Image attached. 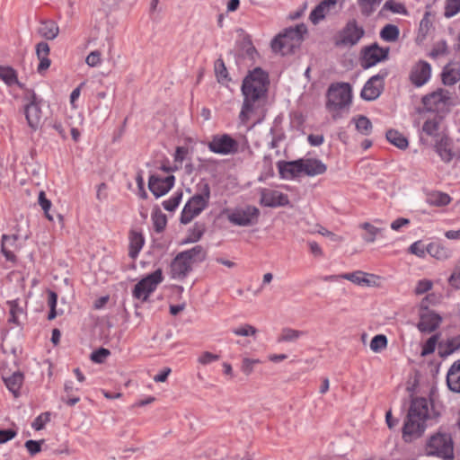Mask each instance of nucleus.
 I'll return each mask as SVG.
<instances>
[{"label":"nucleus","mask_w":460,"mask_h":460,"mask_svg":"<svg viewBox=\"0 0 460 460\" xmlns=\"http://www.w3.org/2000/svg\"><path fill=\"white\" fill-rule=\"evenodd\" d=\"M328 12V9L322 5V3H320L310 13V21L314 24H317L321 20H323L325 17L326 13Z\"/></svg>","instance_id":"obj_53"},{"label":"nucleus","mask_w":460,"mask_h":460,"mask_svg":"<svg viewBox=\"0 0 460 460\" xmlns=\"http://www.w3.org/2000/svg\"><path fill=\"white\" fill-rule=\"evenodd\" d=\"M279 171L283 178H295L303 173L302 159L292 162H279Z\"/></svg>","instance_id":"obj_22"},{"label":"nucleus","mask_w":460,"mask_h":460,"mask_svg":"<svg viewBox=\"0 0 460 460\" xmlns=\"http://www.w3.org/2000/svg\"><path fill=\"white\" fill-rule=\"evenodd\" d=\"M77 391L78 388L74 387V383L71 380H67L64 384V391L66 395L61 396V401L65 402L67 406H75L77 402H80V397L72 395L73 391Z\"/></svg>","instance_id":"obj_35"},{"label":"nucleus","mask_w":460,"mask_h":460,"mask_svg":"<svg viewBox=\"0 0 460 460\" xmlns=\"http://www.w3.org/2000/svg\"><path fill=\"white\" fill-rule=\"evenodd\" d=\"M174 181L173 175H151L148 181V189L156 198H159L172 188Z\"/></svg>","instance_id":"obj_14"},{"label":"nucleus","mask_w":460,"mask_h":460,"mask_svg":"<svg viewBox=\"0 0 460 460\" xmlns=\"http://www.w3.org/2000/svg\"><path fill=\"white\" fill-rule=\"evenodd\" d=\"M181 253L190 261L191 264L203 261L207 256V252L201 245H196L190 250L181 252Z\"/></svg>","instance_id":"obj_33"},{"label":"nucleus","mask_w":460,"mask_h":460,"mask_svg":"<svg viewBox=\"0 0 460 460\" xmlns=\"http://www.w3.org/2000/svg\"><path fill=\"white\" fill-rule=\"evenodd\" d=\"M208 149L219 155H234L238 152L239 145L236 140L227 134L216 135L208 144Z\"/></svg>","instance_id":"obj_10"},{"label":"nucleus","mask_w":460,"mask_h":460,"mask_svg":"<svg viewBox=\"0 0 460 460\" xmlns=\"http://www.w3.org/2000/svg\"><path fill=\"white\" fill-rule=\"evenodd\" d=\"M181 198H182L181 191L175 193L171 199L163 202V206H164V209H166L167 211H170V212L174 211L175 208L179 206V204L181 200Z\"/></svg>","instance_id":"obj_56"},{"label":"nucleus","mask_w":460,"mask_h":460,"mask_svg":"<svg viewBox=\"0 0 460 460\" xmlns=\"http://www.w3.org/2000/svg\"><path fill=\"white\" fill-rule=\"evenodd\" d=\"M306 32L307 28L304 23L287 28L271 40V49L281 55L291 54L300 47L303 35Z\"/></svg>","instance_id":"obj_3"},{"label":"nucleus","mask_w":460,"mask_h":460,"mask_svg":"<svg viewBox=\"0 0 460 460\" xmlns=\"http://www.w3.org/2000/svg\"><path fill=\"white\" fill-rule=\"evenodd\" d=\"M367 276H369L373 279H378V277H376V275L367 274L363 271L358 270L355 272L344 273L341 275H332V276L328 277L326 279L336 280L338 279H344L349 280V281L353 282L354 284H357L359 286H367V287L375 286L376 282L371 281L369 279H367Z\"/></svg>","instance_id":"obj_19"},{"label":"nucleus","mask_w":460,"mask_h":460,"mask_svg":"<svg viewBox=\"0 0 460 460\" xmlns=\"http://www.w3.org/2000/svg\"><path fill=\"white\" fill-rule=\"evenodd\" d=\"M260 203L264 207L270 208L285 207L289 204V199L287 194L279 190L262 189L261 190Z\"/></svg>","instance_id":"obj_15"},{"label":"nucleus","mask_w":460,"mask_h":460,"mask_svg":"<svg viewBox=\"0 0 460 460\" xmlns=\"http://www.w3.org/2000/svg\"><path fill=\"white\" fill-rule=\"evenodd\" d=\"M128 239V256L131 259H136L144 246V236L141 230L137 231L135 229H131L129 231Z\"/></svg>","instance_id":"obj_26"},{"label":"nucleus","mask_w":460,"mask_h":460,"mask_svg":"<svg viewBox=\"0 0 460 460\" xmlns=\"http://www.w3.org/2000/svg\"><path fill=\"white\" fill-rule=\"evenodd\" d=\"M384 11H390L394 13H399V14H404L406 15L408 13L407 9L405 5L399 2H394L393 0L386 1L380 13H382Z\"/></svg>","instance_id":"obj_45"},{"label":"nucleus","mask_w":460,"mask_h":460,"mask_svg":"<svg viewBox=\"0 0 460 460\" xmlns=\"http://www.w3.org/2000/svg\"><path fill=\"white\" fill-rule=\"evenodd\" d=\"M215 72H216V75H217L218 83L226 84L230 81V78L228 77V72H227L226 66L222 58H218L215 62Z\"/></svg>","instance_id":"obj_44"},{"label":"nucleus","mask_w":460,"mask_h":460,"mask_svg":"<svg viewBox=\"0 0 460 460\" xmlns=\"http://www.w3.org/2000/svg\"><path fill=\"white\" fill-rule=\"evenodd\" d=\"M132 296L135 299L139 300L141 303L144 302V276L137 279V283L135 285L132 290Z\"/></svg>","instance_id":"obj_60"},{"label":"nucleus","mask_w":460,"mask_h":460,"mask_svg":"<svg viewBox=\"0 0 460 460\" xmlns=\"http://www.w3.org/2000/svg\"><path fill=\"white\" fill-rule=\"evenodd\" d=\"M460 349V335L447 339L446 341L438 343V353L442 358H446L456 350Z\"/></svg>","instance_id":"obj_30"},{"label":"nucleus","mask_w":460,"mask_h":460,"mask_svg":"<svg viewBox=\"0 0 460 460\" xmlns=\"http://www.w3.org/2000/svg\"><path fill=\"white\" fill-rule=\"evenodd\" d=\"M448 91L439 88L422 97V103L427 111H439L448 102Z\"/></svg>","instance_id":"obj_13"},{"label":"nucleus","mask_w":460,"mask_h":460,"mask_svg":"<svg viewBox=\"0 0 460 460\" xmlns=\"http://www.w3.org/2000/svg\"><path fill=\"white\" fill-rule=\"evenodd\" d=\"M359 226L367 232V234L363 236V239L367 243H374L376 241V235L383 231L382 228L376 227L368 222L362 223Z\"/></svg>","instance_id":"obj_43"},{"label":"nucleus","mask_w":460,"mask_h":460,"mask_svg":"<svg viewBox=\"0 0 460 460\" xmlns=\"http://www.w3.org/2000/svg\"><path fill=\"white\" fill-rule=\"evenodd\" d=\"M387 346V338L383 334L373 337L370 341V349L375 352H379Z\"/></svg>","instance_id":"obj_50"},{"label":"nucleus","mask_w":460,"mask_h":460,"mask_svg":"<svg viewBox=\"0 0 460 460\" xmlns=\"http://www.w3.org/2000/svg\"><path fill=\"white\" fill-rule=\"evenodd\" d=\"M448 54V47L447 43L445 40H439L435 43L431 52L429 53V57L432 58H437L439 56H445Z\"/></svg>","instance_id":"obj_51"},{"label":"nucleus","mask_w":460,"mask_h":460,"mask_svg":"<svg viewBox=\"0 0 460 460\" xmlns=\"http://www.w3.org/2000/svg\"><path fill=\"white\" fill-rule=\"evenodd\" d=\"M58 32L59 28L52 20H45L40 22V26L38 29V33L48 40L56 39L58 35Z\"/></svg>","instance_id":"obj_28"},{"label":"nucleus","mask_w":460,"mask_h":460,"mask_svg":"<svg viewBox=\"0 0 460 460\" xmlns=\"http://www.w3.org/2000/svg\"><path fill=\"white\" fill-rule=\"evenodd\" d=\"M440 128V121L437 118L432 119H427L423 126H422V131L429 136L432 137L435 140L437 138H439L441 135H445L444 133L439 132Z\"/></svg>","instance_id":"obj_37"},{"label":"nucleus","mask_w":460,"mask_h":460,"mask_svg":"<svg viewBox=\"0 0 460 460\" xmlns=\"http://www.w3.org/2000/svg\"><path fill=\"white\" fill-rule=\"evenodd\" d=\"M428 455L438 456L444 459L454 457V447L451 436L446 432H437L427 442Z\"/></svg>","instance_id":"obj_5"},{"label":"nucleus","mask_w":460,"mask_h":460,"mask_svg":"<svg viewBox=\"0 0 460 460\" xmlns=\"http://www.w3.org/2000/svg\"><path fill=\"white\" fill-rule=\"evenodd\" d=\"M151 217L155 231L157 233L163 232L167 224L166 215L159 208H155L152 212Z\"/></svg>","instance_id":"obj_40"},{"label":"nucleus","mask_w":460,"mask_h":460,"mask_svg":"<svg viewBox=\"0 0 460 460\" xmlns=\"http://www.w3.org/2000/svg\"><path fill=\"white\" fill-rule=\"evenodd\" d=\"M0 79L8 86L17 85L25 90V84L18 80L17 71L10 66H0Z\"/></svg>","instance_id":"obj_23"},{"label":"nucleus","mask_w":460,"mask_h":460,"mask_svg":"<svg viewBox=\"0 0 460 460\" xmlns=\"http://www.w3.org/2000/svg\"><path fill=\"white\" fill-rule=\"evenodd\" d=\"M387 75L388 71L383 69L377 75L370 77L361 91V97L367 101H374L378 98L384 88L383 81Z\"/></svg>","instance_id":"obj_11"},{"label":"nucleus","mask_w":460,"mask_h":460,"mask_svg":"<svg viewBox=\"0 0 460 460\" xmlns=\"http://www.w3.org/2000/svg\"><path fill=\"white\" fill-rule=\"evenodd\" d=\"M205 225L201 223H196L192 229L190 230V234L186 242L188 243H195L198 242L203 235L205 232Z\"/></svg>","instance_id":"obj_52"},{"label":"nucleus","mask_w":460,"mask_h":460,"mask_svg":"<svg viewBox=\"0 0 460 460\" xmlns=\"http://www.w3.org/2000/svg\"><path fill=\"white\" fill-rule=\"evenodd\" d=\"M45 444V439H29L24 443V447L31 456H34L42 451V446Z\"/></svg>","instance_id":"obj_47"},{"label":"nucleus","mask_w":460,"mask_h":460,"mask_svg":"<svg viewBox=\"0 0 460 460\" xmlns=\"http://www.w3.org/2000/svg\"><path fill=\"white\" fill-rule=\"evenodd\" d=\"M192 264L181 253H178L171 263V276L172 279H183L192 269Z\"/></svg>","instance_id":"obj_17"},{"label":"nucleus","mask_w":460,"mask_h":460,"mask_svg":"<svg viewBox=\"0 0 460 460\" xmlns=\"http://www.w3.org/2000/svg\"><path fill=\"white\" fill-rule=\"evenodd\" d=\"M452 146L453 142L451 138L446 134L441 135L439 138L435 140V150L445 163H450L455 156Z\"/></svg>","instance_id":"obj_20"},{"label":"nucleus","mask_w":460,"mask_h":460,"mask_svg":"<svg viewBox=\"0 0 460 460\" xmlns=\"http://www.w3.org/2000/svg\"><path fill=\"white\" fill-rule=\"evenodd\" d=\"M163 272L161 269L146 276V301L149 295L155 290L157 286L163 281Z\"/></svg>","instance_id":"obj_31"},{"label":"nucleus","mask_w":460,"mask_h":460,"mask_svg":"<svg viewBox=\"0 0 460 460\" xmlns=\"http://www.w3.org/2000/svg\"><path fill=\"white\" fill-rule=\"evenodd\" d=\"M258 332V330L251 325V324H248V323H245L238 328H235L233 330V333L237 335V336H244V337H249V336H255Z\"/></svg>","instance_id":"obj_54"},{"label":"nucleus","mask_w":460,"mask_h":460,"mask_svg":"<svg viewBox=\"0 0 460 460\" xmlns=\"http://www.w3.org/2000/svg\"><path fill=\"white\" fill-rule=\"evenodd\" d=\"M260 210L254 206H245L233 210L227 215L230 223L239 226H250L258 223Z\"/></svg>","instance_id":"obj_9"},{"label":"nucleus","mask_w":460,"mask_h":460,"mask_svg":"<svg viewBox=\"0 0 460 460\" xmlns=\"http://www.w3.org/2000/svg\"><path fill=\"white\" fill-rule=\"evenodd\" d=\"M199 192L192 196L185 204L180 221L183 225L189 224L195 217L199 216L208 205L210 198V187L208 183L199 184Z\"/></svg>","instance_id":"obj_4"},{"label":"nucleus","mask_w":460,"mask_h":460,"mask_svg":"<svg viewBox=\"0 0 460 460\" xmlns=\"http://www.w3.org/2000/svg\"><path fill=\"white\" fill-rule=\"evenodd\" d=\"M6 304L9 306V314H10V317L8 319V322L11 323H13V324H15L17 326H21L22 323L19 321L18 314H23L24 310L20 305V300L18 298L17 299H13V300H8L6 302Z\"/></svg>","instance_id":"obj_36"},{"label":"nucleus","mask_w":460,"mask_h":460,"mask_svg":"<svg viewBox=\"0 0 460 460\" xmlns=\"http://www.w3.org/2000/svg\"><path fill=\"white\" fill-rule=\"evenodd\" d=\"M389 48H381L377 43L368 46L363 50L362 66L369 68L378 62L387 59Z\"/></svg>","instance_id":"obj_12"},{"label":"nucleus","mask_w":460,"mask_h":460,"mask_svg":"<svg viewBox=\"0 0 460 460\" xmlns=\"http://www.w3.org/2000/svg\"><path fill=\"white\" fill-rule=\"evenodd\" d=\"M460 11V2L455 0H447L445 7V16L453 17Z\"/></svg>","instance_id":"obj_57"},{"label":"nucleus","mask_w":460,"mask_h":460,"mask_svg":"<svg viewBox=\"0 0 460 460\" xmlns=\"http://www.w3.org/2000/svg\"><path fill=\"white\" fill-rule=\"evenodd\" d=\"M427 252L438 260L450 257L451 251L440 243H430L427 246Z\"/></svg>","instance_id":"obj_39"},{"label":"nucleus","mask_w":460,"mask_h":460,"mask_svg":"<svg viewBox=\"0 0 460 460\" xmlns=\"http://www.w3.org/2000/svg\"><path fill=\"white\" fill-rule=\"evenodd\" d=\"M23 372L17 370L9 376H2V379L6 388L13 394L14 398H18L21 395V388L24 382Z\"/></svg>","instance_id":"obj_21"},{"label":"nucleus","mask_w":460,"mask_h":460,"mask_svg":"<svg viewBox=\"0 0 460 460\" xmlns=\"http://www.w3.org/2000/svg\"><path fill=\"white\" fill-rule=\"evenodd\" d=\"M307 334L306 331H300L289 327L283 328L278 338L279 342H296L298 339Z\"/></svg>","instance_id":"obj_32"},{"label":"nucleus","mask_w":460,"mask_h":460,"mask_svg":"<svg viewBox=\"0 0 460 460\" xmlns=\"http://www.w3.org/2000/svg\"><path fill=\"white\" fill-rule=\"evenodd\" d=\"M386 139L394 146L400 149H406L409 146L408 139L399 131L395 129H389L386 132Z\"/></svg>","instance_id":"obj_34"},{"label":"nucleus","mask_w":460,"mask_h":460,"mask_svg":"<svg viewBox=\"0 0 460 460\" xmlns=\"http://www.w3.org/2000/svg\"><path fill=\"white\" fill-rule=\"evenodd\" d=\"M429 402L423 397L412 398L402 429V438L410 443L420 438L427 428Z\"/></svg>","instance_id":"obj_2"},{"label":"nucleus","mask_w":460,"mask_h":460,"mask_svg":"<svg viewBox=\"0 0 460 460\" xmlns=\"http://www.w3.org/2000/svg\"><path fill=\"white\" fill-rule=\"evenodd\" d=\"M441 321L442 318L439 314L433 311L427 310L420 314L417 327L421 332L429 333L439 326Z\"/></svg>","instance_id":"obj_18"},{"label":"nucleus","mask_w":460,"mask_h":460,"mask_svg":"<svg viewBox=\"0 0 460 460\" xmlns=\"http://www.w3.org/2000/svg\"><path fill=\"white\" fill-rule=\"evenodd\" d=\"M460 79V68L446 66L442 73V82L446 85H454Z\"/></svg>","instance_id":"obj_38"},{"label":"nucleus","mask_w":460,"mask_h":460,"mask_svg":"<svg viewBox=\"0 0 460 460\" xmlns=\"http://www.w3.org/2000/svg\"><path fill=\"white\" fill-rule=\"evenodd\" d=\"M433 283L428 279H422L418 281L415 288L416 295H422L432 288Z\"/></svg>","instance_id":"obj_63"},{"label":"nucleus","mask_w":460,"mask_h":460,"mask_svg":"<svg viewBox=\"0 0 460 460\" xmlns=\"http://www.w3.org/2000/svg\"><path fill=\"white\" fill-rule=\"evenodd\" d=\"M51 412L45 411L40 413L38 417L34 419L31 423L32 429L36 431H40L45 428V425L50 421Z\"/></svg>","instance_id":"obj_49"},{"label":"nucleus","mask_w":460,"mask_h":460,"mask_svg":"<svg viewBox=\"0 0 460 460\" xmlns=\"http://www.w3.org/2000/svg\"><path fill=\"white\" fill-rule=\"evenodd\" d=\"M38 203L41 207L44 213H48L50 210L52 202L46 196L45 191L40 190L38 196Z\"/></svg>","instance_id":"obj_64"},{"label":"nucleus","mask_w":460,"mask_h":460,"mask_svg":"<svg viewBox=\"0 0 460 460\" xmlns=\"http://www.w3.org/2000/svg\"><path fill=\"white\" fill-rule=\"evenodd\" d=\"M24 100L27 103L24 105V114L28 126L36 131L40 124L42 117L41 104L43 100L39 97L34 90L25 89Z\"/></svg>","instance_id":"obj_7"},{"label":"nucleus","mask_w":460,"mask_h":460,"mask_svg":"<svg viewBox=\"0 0 460 460\" xmlns=\"http://www.w3.org/2000/svg\"><path fill=\"white\" fill-rule=\"evenodd\" d=\"M352 120L355 121L356 128L360 134L364 136H368L371 134L373 125L367 117L359 115L358 118H353Z\"/></svg>","instance_id":"obj_41"},{"label":"nucleus","mask_w":460,"mask_h":460,"mask_svg":"<svg viewBox=\"0 0 460 460\" xmlns=\"http://www.w3.org/2000/svg\"><path fill=\"white\" fill-rule=\"evenodd\" d=\"M259 363H261L260 359L243 358L242 360L241 369L243 374L249 376L252 373L254 366Z\"/></svg>","instance_id":"obj_59"},{"label":"nucleus","mask_w":460,"mask_h":460,"mask_svg":"<svg viewBox=\"0 0 460 460\" xmlns=\"http://www.w3.org/2000/svg\"><path fill=\"white\" fill-rule=\"evenodd\" d=\"M438 341V335L435 334L432 335L428 339V341L423 344L422 350H421V356H427L435 351L436 345Z\"/></svg>","instance_id":"obj_55"},{"label":"nucleus","mask_w":460,"mask_h":460,"mask_svg":"<svg viewBox=\"0 0 460 460\" xmlns=\"http://www.w3.org/2000/svg\"><path fill=\"white\" fill-rule=\"evenodd\" d=\"M448 388L455 393H460V359L449 368L447 376Z\"/></svg>","instance_id":"obj_27"},{"label":"nucleus","mask_w":460,"mask_h":460,"mask_svg":"<svg viewBox=\"0 0 460 460\" xmlns=\"http://www.w3.org/2000/svg\"><path fill=\"white\" fill-rule=\"evenodd\" d=\"M449 284L456 288H460V261L456 265L453 273L448 279Z\"/></svg>","instance_id":"obj_62"},{"label":"nucleus","mask_w":460,"mask_h":460,"mask_svg":"<svg viewBox=\"0 0 460 460\" xmlns=\"http://www.w3.org/2000/svg\"><path fill=\"white\" fill-rule=\"evenodd\" d=\"M270 84L269 75L261 67H255L243 78L242 93L243 102L239 119L245 124L256 110L263 105Z\"/></svg>","instance_id":"obj_1"},{"label":"nucleus","mask_w":460,"mask_h":460,"mask_svg":"<svg viewBox=\"0 0 460 460\" xmlns=\"http://www.w3.org/2000/svg\"><path fill=\"white\" fill-rule=\"evenodd\" d=\"M399 28L394 24H386L380 31L381 39L387 42L396 41L399 38Z\"/></svg>","instance_id":"obj_42"},{"label":"nucleus","mask_w":460,"mask_h":460,"mask_svg":"<svg viewBox=\"0 0 460 460\" xmlns=\"http://www.w3.org/2000/svg\"><path fill=\"white\" fill-rule=\"evenodd\" d=\"M351 98V87L349 84H332L327 93V108L330 111H337L349 106Z\"/></svg>","instance_id":"obj_6"},{"label":"nucleus","mask_w":460,"mask_h":460,"mask_svg":"<svg viewBox=\"0 0 460 460\" xmlns=\"http://www.w3.org/2000/svg\"><path fill=\"white\" fill-rule=\"evenodd\" d=\"M451 197L445 192L431 190L426 194V202L430 206L444 207L451 202Z\"/></svg>","instance_id":"obj_29"},{"label":"nucleus","mask_w":460,"mask_h":460,"mask_svg":"<svg viewBox=\"0 0 460 460\" xmlns=\"http://www.w3.org/2000/svg\"><path fill=\"white\" fill-rule=\"evenodd\" d=\"M431 75L430 65L423 60L419 61L415 64L410 74V80L417 87H420L425 84Z\"/></svg>","instance_id":"obj_16"},{"label":"nucleus","mask_w":460,"mask_h":460,"mask_svg":"<svg viewBox=\"0 0 460 460\" xmlns=\"http://www.w3.org/2000/svg\"><path fill=\"white\" fill-rule=\"evenodd\" d=\"M111 355V351L103 347H100L96 349H94L91 355L90 359L96 364H102L103 363L106 358Z\"/></svg>","instance_id":"obj_48"},{"label":"nucleus","mask_w":460,"mask_h":460,"mask_svg":"<svg viewBox=\"0 0 460 460\" xmlns=\"http://www.w3.org/2000/svg\"><path fill=\"white\" fill-rule=\"evenodd\" d=\"M17 436L15 429H0V444H5Z\"/></svg>","instance_id":"obj_61"},{"label":"nucleus","mask_w":460,"mask_h":460,"mask_svg":"<svg viewBox=\"0 0 460 460\" xmlns=\"http://www.w3.org/2000/svg\"><path fill=\"white\" fill-rule=\"evenodd\" d=\"M220 356L217 354H213L209 351H203L198 358V362L200 365L206 366L211 364L212 362L219 360Z\"/></svg>","instance_id":"obj_58"},{"label":"nucleus","mask_w":460,"mask_h":460,"mask_svg":"<svg viewBox=\"0 0 460 460\" xmlns=\"http://www.w3.org/2000/svg\"><path fill=\"white\" fill-rule=\"evenodd\" d=\"M303 173L307 176H315L323 174L327 171V166L318 159H302Z\"/></svg>","instance_id":"obj_25"},{"label":"nucleus","mask_w":460,"mask_h":460,"mask_svg":"<svg viewBox=\"0 0 460 460\" xmlns=\"http://www.w3.org/2000/svg\"><path fill=\"white\" fill-rule=\"evenodd\" d=\"M19 236L18 234H4L2 235L1 240V253L5 258L7 261H11L13 264L17 262V257L14 255V253L6 248V245H9L11 247H16V242L18 241Z\"/></svg>","instance_id":"obj_24"},{"label":"nucleus","mask_w":460,"mask_h":460,"mask_svg":"<svg viewBox=\"0 0 460 460\" xmlns=\"http://www.w3.org/2000/svg\"><path fill=\"white\" fill-rule=\"evenodd\" d=\"M381 1L382 0H358L361 13L366 17L370 16Z\"/></svg>","instance_id":"obj_46"},{"label":"nucleus","mask_w":460,"mask_h":460,"mask_svg":"<svg viewBox=\"0 0 460 460\" xmlns=\"http://www.w3.org/2000/svg\"><path fill=\"white\" fill-rule=\"evenodd\" d=\"M364 35V28L355 19L349 20L338 33L335 46L351 48L357 45Z\"/></svg>","instance_id":"obj_8"}]
</instances>
